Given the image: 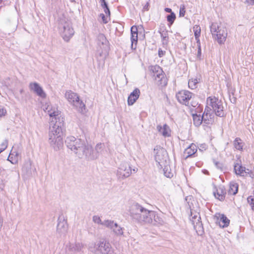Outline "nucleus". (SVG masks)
I'll use <instances>...</instances> for the list:
<instances>
[{
	"label": "nucleus",
	"instance_id": "393cba45",
	"mask_svg": "<svg viewBox=\"0 0 254 254\" xmlns=\"http://www.w3.org/2000/svg\"><path fill=\"white\" fill-rule=\"evenodd\" d=\"M140 90L138 88H135L129 95L127 99V104L129 106L132 105L139 98L140 95Z\"/></svg>",
	"mask_w": 254,
	"mask_h": 254
},
{
	"label": "nucleus",
	"instance_id": "09e8293b",
	"mask_svg": "<svg viewBox=\"0 0 254 254\" xmlns=\"http://www.w3.org/2000/svg\"><path fill=\"white\" fill-rule=\"evenodd\" d=\"M198 47V51H197V57L198 58L200 59V56H201V47H200V42H199V44H197Z\"/></svg>",
	"mask_w": 254,
	"mask_h": 254
},
{
	"label": "nucleus",
	"instance_id": "4be33fe9",
	"mask_svg": "<svg viewBox=\"0 0 254 254\" xmlns=\"http://www.w3.org/2000/svg\"><path fill=\"white\" fill-rule=\"evenodd\" d=\"M159 32L160 34L162 42L163 45H167L168 43L169 36L168 31L164 24H161L159 29Z\"/></svg>",
	"mask_w": 254,
	"mask_h": 254
},
{
	"label": "nucleus",
	"instance_id": "6e6d98bb",
	"mask_svg": "<svg viewBox=\"0 0 254 254\" xmlns=\"http://www.w3.org/2000/svg\"><path fill=\"white\" fill-rule=\"evenodd\" d=\"M219 165H220L219 163H218V162H216V163H215V165H216V166L217 167H218V168H221V167H220V166H219Z\"/></svg>",
	"mask_w": 254,
	"mask_h": 254
},
{
	"label": "nucleus",
	"instance_id": "a211bd4d",
	"mask_svg": "<svg viewBox=\"0 0 254 254\" xmlns=\"http://www.w3.org/2000/svg\"><path fill=\"white\" fill-rule=\"evenodd\" d=\"M29 89L36 94L39 97L45 98L46 97V94L44 91L42 87L37 82H31L29 85Z\"/></svg>",
	"mask_w": 254,
	"mask_h": 254
},
{
	"label": "nucleus",
	"instance_id": "aec40b11",
	"mask_svg": "<svg viewBox=\"0 0 254 254\" xmlns=\"http://www.w3.org/2000/svg\"><path fill=\"white\" fill-rule=\"evenodd\" d=\"M214 113L212 111L211 109L209 106H206L204 112L202 115L203 122L205 124H210L213 122Z\"/></svg>",
	"mask_w": 254,
	"mask_h": 254
},
{
	"label": "nucleus",
	"instance_id": "864d4df0",
	"mask_svg": "<svg viewBox=\"0 0 254 254\" xmlns=\"http://www.w3.org/2000/svg\"><path fill=\"white\" fill-rule=\"evenodd\" d=\"M101 6L103 7V8L108 7V4L106 2L101 3Z\"/></svg>",
	"mask_w": 254,
	"mask_h": 254
},
{
	"label": "nucleus",
	"instance_id": "9b49d317",
	"mask_svg": "<svg viewBox=\"0 0 254 254\" xmlns=\"http://www.w3.org/2000/svg\"><path fill=\"white\" fill-rule=\"evenodd\" d=\"M97 43L98 47L102 50L100 56L104 55L105 57L106 56L109 50V42L104 34H99L98 35Z\"/></svg>",
	"mask_w": 254,
	"mask_h": 254
},
{
	"label": "nucleus",
	"instance_id": "8fccbe9b",
	"mask_svg": "<svg viewBox=\"0 0 254 254\" xmlns=\"http://www.w3.org/2000/svg\"><path fill=\"white\" fill-rule=\"evenodd\" d=\"M104 11L105 14L107 16H109V17H110V11L109 7H108L104 8Z\"/></svg>",
	"mask_w": 254,
	"mask_h": 254
},
{
	"label": "nucleus",
	"instance_id": "1a4fd4ad",
	"mask_svg": "<svg viewBox=\"0 0 254 254\" xmlns=\"http://www.w3.org/2000/svg\"><path fill=\"white\" fill-rule=\"evenodd\" d=\"M111 246L110 244L105 240H100L94 247L95 254H110Z\"/></svg>",
	"mask_w": 254,
	"mask_h": 254
},
{
	"label": "nucleus",
	"instance_id": "de8ad7c7",
	"mask_svg": "<svg viewBox=\"0 0 254 254\" xmlns=\"http://www.w3.org/2000/svg\"><path fill=\"white\" fill-rule=\"evenodd\" d=\"M197 216H200L199 213H193V212L191 211V219H196V218L197 217Z\"/></svg>",
	"mask_w": 254,
	"mask_h": 254
},
{
	"label": "nucleus",
	"instance_id": "6ab92c4d",
	"mask_svg": "<svg viewBox=\"0 0 254 254\" xmlns=\"http://www.w3.org/2000/svg\"><path fill=\"white\" fill-rule=\"evenodd\" d=\"M48 115L50 117V126H52V123L54 124H63L60 121L58 122L57 120L60 121L59 115L60 112L58 110L57 107L54 106L52 110L48 111Z\"/></svg>",
	"mask_w": 254,
	"mask_h": 254
},
{
	"label": "nucleus",
	"instance_id": "0eeeda50",
	"mask_svg": "<svg viewBox=\"0 0 254 254\" xmlns=\"http://www.w3.org/2000/svg\"><path fill=\"white\" fill-rule=\"evenodd\" d=\"M211 109L213 113L219 117H223L224 107L221 100L215 97H209L207 99V106Z\"/></svg>",
	"mask_w": 254,
	"mask_h": 254
},
{
	"label": "nucleus",
	"instance_id": "5fc2aeb1",
	"mask_svg": "<svg viewBox=\"0 0 254 254\" xmlns=\"http://www.w3.org/2000/svg\"><path fill=\"white\" fill-rule=\"evenodd\" d=\"M165 11L166 12H169V13H171V12H173L172 11V9L171 8H166L165 9Z\"/></svg>",
	"mask_w": 254,
	"mask_h": 254
},
{
	"label": "nucleus",
	"instance_id": "dca6fc26",
	"mask_svg": "<svg viewBox=\"0 0 254 254\" xmlns=\"http://www.w3.org/2000/svg\"><path fill=\"white\" fill-rule=\"evenodd\" d=\"M88 146L90 147V149H89L88 153L90 156L89 157H86V159L87 160H94L98 157L99 153L102 150L104 145L101 143H98L95 146V150H93L92 146L89 144Z\"/></svg>",
	"mask_w": 254,
	"mask_h": 254
},
{
	"label": "nucleus",
	"instance_id": "39448f33",
	"mask_svg": "<svg viewBox=\"0 0 254 254\" xmlns=\"http://www.w3.org/2000/svg\"><path fill=\"white\" fill-rule=\"evenodd\" d=\"M210 29L212 37L219 44H224L227 36V32L226 28L223 26L219 25L216 22H213L210 26Z\"/></svg>",
	"mask_w": 254,
	"mask_h": 254
},
{
	"label": "nucleus",
	"instance_id": "20e7f679",
	"mask_svg": "<svg viewBox=\"0 0 254 254\" xmlns=\"http://www.w3.org/2000/svg\"><path fill=\"white\" fill-rule=\"evenodd\" d=\"M65 97L68 103L78 112L84 113L85 112V105L80 100L78 95L71 90L66 91Z\"/></svg>",
	"mask_w": 254,
	"mask_h": 254
},
{
	"label": "nucleus",
	"instance_id": "3c124183",
	"mask_svg": "<svg viewBox=\"0 0 254 254\" xmlns=\"http://www.w3.org/2000/svg\"><path fill=\"white\" fill-rule=\"evenodd\" d=\"M165 52L163 51L162 49H159L158 50V55L160 57H162L164 55Z\"/></svg>",
	"mask_w": 254,
	"mask_h": 254
},
{
	"label": "nucleus",
	"instance_id": "ea45409f",
	"mask_svg": "<svg viewBox=\"0 0 254 254\" xmlns=\"http://www.w3.org/2000/svg\"><path fill=\"white\" fill-rule=\"evenodd\" d=\"M176 19V15L174 12L171 13L167 16V21L170 23V25H172Z\"/></svg>",
	"mask_w": 254,
	"mask_h": 254
},
{
	"label": "nucleus",
	"instance_id": "423d86ee",
	"mask_svg": "<svg viewBox=\"0 0 254 254\" xmlns=\"http://www.w3.org/2000/svg\"><path fill=\"white\" fill-rule=\"evenodd\" d=\"M154 157L155 161L159 169H162L168 164V156L167 151L160 146H156L154 148Z\"/></svg>",
	"mask_w": 254,
	"mask_h": 254
},
{
	"label": "nucleus",
	"instance_id": "f257e3e1",
	"mask_svg": "<svg viewBox=\"0 0 254 254\" xmlns=\"http://www.w3.org/2000/svg\"><path fill=\"white\" fill-rule=\"evenodd\" d=\"M67 147L72 151L79 158L89 157L88 154L90 147L88 144L84 140L77 138L73 136H68L65 140Z\"/></svg>",
	"mask_w": 254,
	"mask_h": 254
},
{
	"label": "nucleus",
	"instance_id": "c85d7f7f",
	"mask_svg": "<svg viewBox=\"0 0 254 254\" xmlns=\"http://www.w3.org/2000/svg\"><path fill=\"white\" fill-rule=\"evenodd\" d=\"M226 192L224 187H219L217 190L216 192H214L215 197L220 201L225 199Z\"/></svg>",
	"mask_w": 254,
	"mask_h": 254
},
{
	"label": "nucleus",
	"instance_id": "72a5a7b5",
	"mask_svg": "<svg viewBox=\"0 0 254 254\" xmlns=\"http://www.w3.org/2000/svg\"><path fill=\"white\" fill-rule=\"evenodd\" d=\"M152 70L153 72L155 71L156 72L154 73V76H156L159 78L162 79V78L164 76L162 74L163 71L162 69L160 67V66L158 65H155L152 67Z\"/></svg>",
	"mask_w": 254,
	"mask_h": 254
},
{
	"label": "nucleus",
	"instance_id": "a18cd8bd",
	"mask_svg": "<svg viewBox=\"0 0 254 254\" xmlns=\"http://www.w3.org/2000/svg\"><path fill=\"white\" fill-rule=\"evenodd\" d=\"M100 16L101 17L104 23H107L108 22V20H109V16H105L104 14H101Z\"/></svg>",
	"mask_w": 254,
	"mask_h": 254
},
{
	"label": "nucleus",
	"instance_id": "7c9ffc66",
	"mask_svg": "<svg viewBox=\"0 0 254 254\" xmlns=\"http://www.w3.org/2000/svg\"><path fill=\"white\" fill-rule=\"evenodd\" d=\"M239 185L235 182H231L229 184L228 193L230 195H235L238 190Z\"/></svg>",
	"mask_w": 254,
	"mask_h": 254
},
{
	"label": "nucleus",
	"instance_id": "cd10ccee",
	"mask_svg": "<svg viewBox=\"0 0 254 254\" xmlns=\"http://www.w3.org/2000/svg\"><path fill=\"white\" fill-rule=\"evenodd\" d=\"M197 151V147L194 143H191L184 151V155L186 158L192 156Z\"/></svg>",
	"mask_w": 254,
	"mask_h": 254
},
{
	"label": "nucleus",
	"instance_id": "c03bdc74",
	"mask_svg": "<svg viewBox=\"0 0 254 254\" xmlns=\"http://www.w3.org/2000/svg\"><path fill=\"white\" fill-rule=\"evenodd\" d=\"M185 6L184 4L181 5L180 9V16H184L185 14Z\"/></svg>",
	"mask_w": 254,
	"mask_h": 254
},
{
	"label": "nucleus",
	"instance_id": "4d7b16f0",
	"mask_svg": "<svg viewBox=\"0 0 254 254\" xmlns=\"http://www.w3.org/2000/svg\"><path fill=\"white\" fill-rule=\"evenodd\" d=\"M148 6V3H147V4H146V5L144 7V8H144V9H146V10H148V9H147Z\"/></svg>",
	"mask_w": 254,
	"mask_h": 254
},
{
	"label": "nucleus",
	"instance_id": "4468645a",
	"mask_svg": "<svg viewBox=\"0 0 254 254\" xmlns=\"http://www.w3.org/2000/svg\"><path fill=\"white\" fill-rule=\"evenodd\" d=\"M192 95V94L189 91L182 90L176 94V98L180 103L188 105Z\"/></svg>",
	"mask_w": 254,
	"mask_h": 254
},
{
	"label": "nucleus",
	"instance_id": "49530a36",
	"mask_svg": "<svg viewBox=\"0 0 254 254\" xmlns=\"http://www.w3.org/2000/svg\"><path fill=\"white\" fill-rule=\"evenodd\" d=\"M6 114V111L3 108H0V118L4 116Z\"/></svg>",
	"mask_w": 254,
	"mask_h": 254
},
{
	"label": "nucleus",
	"instance_id": "4c0bfd02",
	"mask_svg": "<svg viewBox=\"0 0 254 254\" xmlns=\"http://www.w3.org/2000/svg\"><path fill=\"white\" fill-rule=\"evenodd\" d=\"M14 152L12 153L11 151L7 158V160L12 164H16V154H14Z\"/></svg>",
	"mask_w": 254,
	"mask_h": 254
},
{
	"label": "nucleus",
	"instance_id": "ddd939ff",
	"mask_svg": "<svg viewBox=\"0 0 254 254\" xmlns=\"http://www.w3.org/2000/svg\"><path fill=\"white\" fill-rule=\"evenodd\" d=\"M153 215V211L145 208L144 211L134 220L140 223L149 224L152 222L151 217Z\"/></svg>",
	"mask_w": 254,
	"mask_h": 254
},
{
	"label": "nucleus",
	"instance_id": "b1692460",
	"mask_svg": "<svg viewBox=\"0 0 254 254\" xmlns=\"http://www.w3.org/2000/svg\"><path fill=\"white\" fill-rule=\"evenodd\" d=\"M217 218L216 223L218 224L220 227H227L230 223V220L224 214H217L215 215Z\"/></svg>",
	"mask_w": 254,
	"mask_h": 254
},
{
	"label": "nucleus",
	"instance_id": "f3484780",
	"mask_svg": "<svg viewBox=\"0 0 254 254\" xmlns=\"http://www.w3.org/2000/svg\"><path fill=\"white\" fill-rule=\"evenodd\" d=\"M68 230V224L64 217H60L57 227V232L60 235H64Z\"/></svg>",
	"mask_w": 254,
	"mask_h": 254
},
{
	"label": "nucleus",
	"instance_id": "a19ab883",
	"mask_svg": "<svg viewBox=\"0 0 254 254\" xmlns=\"http://www.w3.org/2000/svg\"><path fill=\"white\" fill-rule=\"evenodd\" d=\"M247 201L250 205L252 210L254 211V196H249L247 198Z\"/></svg>",
	"mask_w": 254,
	"mask_h": 254
},
{
	"label": "nucleus",
	"instance_id": "c9c22d12",
	"mask_svg": "<svg viewBox=\"0 0 254 254\" xmlns=\"http://www.w3.org/2000/svg\"><path fill=\"white\" fill-rule=\"evenodd\" d=\"M234 145L235 148L239 150L243 149V144L241 139L240 138H236L234 140Z\"/></svg>",
	"mask_w": 254,
	"mask_h": 254
},
{
	"label": "nucleus",
	"instance_id": "2f4dec72",
	"mask_svg": "<svg viewBox=\"0 0 254 254\" xmlns=\"http://www.w3.org/2000/svg\"><path fill=\"white\" fill-rule=\"evenodd\" d=\"M152 222L150 224L153 225L162 224L163 223V220L160 218L157 214H156L155 212L153 211V216L151 217Z\"/></svg>",
	"mask_w": 254,
	"mask_h": 254
},
{
	"label": "nucleus",
	"instance_id": "f03ea898",
	"mask_svg": "<svg viewBox=\"0 0 254 254\" xmlns=\"http://www.w3.org/2000/svg\"><path fill=\"white\" fill-rule=\"evenodd\" d=\"M63 124H54L49 126L48 133V143L50 146L55 151L62 148L63 142Z\"/></svg>",
	"mask_w": 254,
	"mask_h": 254
},
{
	"label": "nucleus",
	"instance_id": "6e6552de",
	"mask_svg": "<svg viewBox=\"0 0 254 254\" xmlns=\"http://www.w3.org/2000/svg\"><path fill=\"white\" fill-rule=\"evenodd\" d=\"M137 171V169L136 168L131 169L128 163L123 162L118 168L117 175L119 178L123 179L128 177L132 172L136 173Z\"/></svg>",
	"mask_w": 254,
	"mask_h": 254
},
{
	"label": "nucleus",
	"instance_id": "412c9836",
	"mask_svg": "<svg viewBox=\"0 0 254 254\" xmlns=\"http://www.w3.org/2000/svg\"><path fill=\"white\" fill-rule=\"evenodd\" d=\"M83 248L81 243H69L66 246V252L69 254H74L81 251Z\"/></svg>",
	"mask_w": 254,
	"mask_h": 254
},
{
	"label": "nucleus",
	"instance_id": "37998d69",
	"mask_svg": "<svg viewBox=\"0 0 254 254\" xmlns=\"http://www.w3.org/2000/svg\"><path fill=\"white\" fill-rule=\"evenodd\" d=\"M166 168L165 169V167H163L164 169V175L167 177V178H171L172 177H173V174L171 173V172H167V170H168V166L167 165H166Z\"/></svg>",
	"mask_w": 254,
	"mask_h": 254
},
{
	"label": "nucleus",
	"instance_id": "58836bf2",
	"mask_svg": "<svg viewBox=\"0 0 254 254\" xmlns=\"http://www.w3.org/2000/svg\"><path fill=\"white\" fill-rule=\"evenodd\" d=\"M93 221L97 224L102 225L104 226V222H105V220L102 221L99 216L98 215H94L93 217Z\"/></svg>",
	"mask_w": 254,
	"mask_h": 254
},
{
	"label": "nucleus",
	"instance_id": "5701e85b",
	"mask_svg": "<svg viewBox=\"0 0 254 254\" xmlns=\"http://www.w3.org/2000/svg\"><path fill=\"white\" fill-rule=\"evenodd\" d=\"M131 38L130 41L131 42V48L132 50H135L136 48V44L138 40V33L137 28L136 26H133L131 27Z\"/></svg>",
	"mask_w": 254,
	"mask_h": 254
},
{
	"label": "nucleus",
	"instance_id": "bb28decb",
	"mask_svg": "<svg viewBox=\"0 0 254 254\" xmlns=\"http://www.w3.org/2000/svg\"><path fill=\"white\" fill-rule=\"evenodd\" d=\"M22 171L26 175L30 176L36 171V168L32 165L31 161L26 162L22 167Z\"/></svg>",
	"mask_w": 254,
	"mask_h": 254
},
{
	"label": "nucleus",
	"instance_id": "f704fd0d",
	"mask_svg": "<svg viewBox=\"0 0 254 254\" xmlns=\"http://www.w3.org/2000/svg\"><path fill=\"white\" fill-rule=\"evenodd\" d=\"M193 31L194 34L195 36V38L196 40V43L197 44H199L200 40L199 39V37L200 35V27L198 25H195L193 27Z\"/></svg>",
	"mask_w": 254,
	"mask_h": 254
},
{
	"label": "nucleus",
	"instance_id": "c756f323",
	"mask_svg": "<svg viewBox=\"0 0 254 254\" xmlns=\"http://www.w3.org/2000/svg\"><path fill=\"white\" fill-rule=\"evenodd\" d=\"M200 220L201 218L200 216H197L196 219H191L193 227L196 231H200L203 228L202 224Z\"/></svg>",
	"mask_w": 254,
	"mask_h": 254
},
{
	"label": "nucleus",
	"instance_id": "7ed1b4c3",
	"mask_svg": "<svg viewBox=\"0 0 254 254\" xmlns=\"http://www.w3.org/2000/svg\"><path fill=\"white\" fill-rule=\"evenodd\" d=\"M58 27L60 33L63 39L68 42L74 34L70 19L67 17L66 13H63L59 15Z\"/></svg>",
	"mask_w": 254,
	"mask_h": 254
},
{
	"label": "nucleus",
	"instance_id": "473e14b6",
	"mask_svg": "<svg viewBox=\"0 0 254 254\" xmlns=\"http://www.w3.org/2000/svg\"><path fill=\"white\" fill-rule=\"evenodd\" d=\"M193 124L196 127H199L203 122V120L202 119V116L200 114H193Z\"/></svg>",
	"mask_w": 254,
	"mask_h": 254
},
{
	"label": "nucleus",
	"instance_id": "f8f14e48",
	"mask_svg": "<svg viewBox=\"0 0 254 254\" xmlns=\"http://www.w3.org/2000/svg\"><path fill=\"white\" fill-rule=\"evenodd\" d=\"M145 208L139 203L134 202L129 207V215L132 219L134 220L144 211Z\"/></svg>",
	"mask_w": 254,
	"mask_h": 254
},
{
	"label": "nucleus",
	"instance_id": "79ce46f5",
	"mask_svg": "<svg viewBox=\"0 0 254 254\" xmlns=\"http://www.w3.org/2000/svg\"><path fill=\"white\" fill-rule=\"evenodd\" d=\"M54 106H52L51 104L46 103L45 105H43V110L44 111L48 113V111H50L53 109Z\"/></svg>",
	"mask_w": 254,
	"mask_h": 254
},
{
	"label": "nucleus",
	"instance_id": "2eb2a0df",
	"mask_svg": "<svg viewBox=\"0 0 254 254\" xmlns=\"http://www.w3.org/2000/svg\"><path fill=\"white\" fill-rule=\"evenodd\" d=\"M234 171L237 175H239L242 177H246L248 175L250 177L253 178L254 174L249 169H246L245 167L243 166L241 164L237 163L234 166Z\"/></svg>",
	"mask_w": 254,
	"mask_h": 254
},
{
	"label": "nucleus",
	"instance_id": "e433bc0d",
	"mask_svg": "<svg viewBox=\"0 0 254 254\" xmlns=\"http://www.w3.org/2000/svg\"><path fill=\"white\" fill-rule=\"evenodd\" d=\"M198 83L197 78H192L189 80L188 86L190 88L193 89L196 88Z\"/></svg>",
	"mask_w": 254,
	"mask_h": 254
},
{
	"label": "nucleus",
	"instance_id": "13d9d810",
	"mask_svg": "<svg viewBox=\"0 0 254 254\" xmlns=\"http://www.w3.org/2000/svg\"><path fill=\"white\" fill-rule=\"evenodd\" d=\"M100 1L101 4L106 2L105 0H100Z\"/></svg>",
	"mask_w": 254,
	"mask_h": 254
},
{
	"label": "nucleus",
	"instance_id": "9d476101",
	"mask_svg": "<svg viewBox=\"0 0 254 254\" xmlns=\"http://www.w3.org/2000/svg\"><path fill=\"white\" fill-rule=\"evenodd\" d=\"M104 227L112 230L114 234L117 236H121L124 235V228L119 226L117 223L112 220H105L104 223Z\"/></svg>",
	"mask_w": 254,
	"mask_h": 254
},
{
	"label": "nucleus",
	"instance_id": "a878e982",
	"mask_svg": "<svg viewBox=\"0 0 254 254\" xmlns=\"http://www.w3.org/2000/svg\"><path fill=\"white\" fill-rule=\"evenodd\" d=\"M157 129L158 132L164 137L171 136V130L169 127L166 124L164 125L163 127L161 125H158L157 126Z\"/></svg>",
	"mask_w": 254,
	"mask_h": 254
},
{
	"label": "nucleus",
	"instance_id": "603ef678",
	"mask_svg": "<svg viewBox=\"0 0 254 254\" xmlns=\"http://www.w3.org/2000/svg\"><path fill=\"white\" fill-rule=\"evenodd\" d=\"M246 2L251 5H254V0H246Z\"/></svg>",
	"mask_w": 254,
	"mask_h": 254
}]
</instances>
